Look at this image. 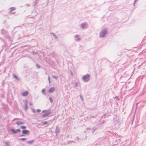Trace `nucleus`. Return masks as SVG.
I'll return each instance as SVG.
<instances>
[{
  "label": "nucleus",
  "mask_w": 146,
  "mask_h": 146,
  "mask_svg": "<svg viewBox=\"0 0 146 146\" xmlns=\"http://www.w3.org/2000/svg\"><path fill=\"white\" fill-rule=\"evenodd\" d=\"M108 31L106 29H103L100 33V38H104L105 37Z\"/></svg>",
  "instance_id": "obj_1"
},
{
  "label": "nucleus",
  "mask_w": 146,
  "mask_h": 146,
  "mask_svg": "<svg viewBox=\"0 0 146 146\" xmlns=\"http://www.w3.org/2000/svg\"><path fill=\"white\" fill-rule=\"evenodd\" d=\"M90 75L89 74H87L83 76L82 77V80L85 82H87L90 80Z\"/></svg>",
  "instance_id": "obj_2"
},
{
  "label": "nucleus",
  "mask_w": 146,
  "mask_h": 146,
  "mask_svg": "<svg viewBox=\"0 0 146 146\" xmlns=\"http://www.w3.org/2000/svg\"><path fill=\"white\" fill-rule=\"evenodd\" d=\"M87 23L86 22H84L82 23L81 24V27L82 29H84L86 27V26H87Z\"/></svg>",
  "instance_id": "obj_3"
},
{
  "label": "nucleus",
  "mask_w": 146,
  "mask_h": 146,
  "mask_svg": "<svg viewBox=\"0 0 146 146\" xmlns=\"http://www.w3.org/2000/svg\"><path fill=\"white\" fill-rule=\"evenodd\" d=\"M51 112H48L42 115V117L43 118H45L48 116L49 115L51 114Z\"/></svg>",
  "instance_id": "obj_4"
},
{
  "label": "nucleus",
  "mask_w": 146,
  "mask_h": 146,
  "mask_svg": "<svg viewBox=\"0 0 146 146\" xmlns=\"http://www.w3.org/2000/svg\"><path fill=\"white\" fill-rule=\"evenodd\" d=\"M29 133V131L27 129H24L22 131V133L23 134L27 135V134Z\"/></svg>",
  "instance_id": "obj_5"
},
{
  "label": "nucleus",
  "mask_w": 146,
  "mask_h": 146,
  "mask_svg": "<svg viewBox=\"0 0 146 146\" xmlns=\"http://www.w3.org/2000/svg\"><path fill=\"white\" fill-rule=\"evenodd\" d=\"M60 129L58 126H57L56 127L55 129V132L56 133V135L57 136V134L58 133H59Z\"/></svg>",
  "instance_id": "obj_6"
},
{
  "label": "nucleus",
  "mask_w": 146,
  "mask_h": 146,
  "mask_svg": "<svg viewBox=\"0 0 146 146\" xmlns=\"http://www.w3.org/2000/svg\"><path fill=\"white\" fill-rule=\"evenodd\" d=\"M4 35V37L6 38H10V36L9 34V33L7 31V33H5V35Z\"/></svg>",
  "instance_id": "obj_7"
},
{
  "label": "nucleus",
  "mask_w": 146,
  "mask_h": 146,
  "mask_svg": "<svg viewBox=\"0 0 146 146\" xmlns=\"http://www.w3.org/2000/svg\"><path fill=\"white\" fill-rule=\"evenodd\" d=\"M55 90V88L54 87H52L50 89L48 92L50 93H52Z\"/></svg>",
  "instance_id": "obj_8"
},
{
  "label": "nucleus",
  "mask_w": 146,
  "mask_h": 146,
  "mask_svg": "<svg viewBox=\"0 0 146 146\" xmlns=\"http://www.w3.org/2000/svg\"><path fill=\"white\" fill-rule=\"evenodd\" d=\"M28 92L27 91L24 92L22 93V94L24 96H26L28 95Z\"/></svg>",
  "instance_id": "obj_9"
},
{
  "label": "nucleus",
  "mask_w": 146,
  "mask_h": 146,
  "mask_svg": "<svg viewBox=\"0 0 146 146\" xmlns=\"http://www.w3.org/2000/svg\"><path fill=\"white\" fill-rule=\"evenodd\" d=\"M24 101H25L26 102L25 104V107L24 110H25L26 111L27 110V109H28L27 102V101L26 100H25Z\"/></svg>",
  "instance_id": "obj_10"
},
{
  "label": "nucleus",
  "mask_w": 146,
  "mask_h": 146,
  "mask_svg": "<svg viewBox=\"0 0 146 146\" xmlns=\"http://www.w3.org/2000/svg\"><path fill=\"white\" fill-rule=\"evenodd\" d=\"M7 31L4 29H2L1 30V33L2 35H4L5 33H7Z\"/></svg>",
  "instance_id": "obj_11"
},
{
  "label": "nucleus",
  "mask_w": 146,
  "mask_h": 146,
  "mask_svg": "<svg viewBox=\"0 0 146 146\" xmlns=\"http://www.w3.org/2000/svg\"><path fill=\"white\" fill-rule=\"evenodd\" d=\"M10 130L13 134H16L17 133V131L16 130H15L13 129H10Z\"/></svg>",
  "instance_id": "obj_12"
},
{
  "label": "nucleus",
  "mask_w": 146,
  "mask_h": 146,
  "mask_svg": "<svg viewBox=\"0 0 146 146\" xmlns=\"http://www.w3.org/2000/svg\"><path fill=\"white\" fill-rule=\"evenodd\" d=\"M15 8L14 7H11L9 9V10H10V13H11L12 11L15 10Z\"/></svg>",
  "instance_id": "obj_13"
},
{
  "label": "nucleus",
  "mask_w": 146,
  "mask_h": 146,
  "mask_svg": "<svg viewBox=\"0 0 146 146\" xmlns=\"http://www.w3.org/2000/svg\"><path fill=\"white\" fill-rule=\"evenodd\" d=\"M24 123V122L20 121H17L16 123V124L18 125H19L20 124H23Z\"/></svg>",
  "instance_id": "obj_14"
},
{
  "label": "nucleus",
  "mask_w": 146,
  "mask_h": 146,
  "mask_svg": "<svg viewBox=\"0 0 146 146\" xmlns=\"http://www.w3.org/2000/svg\"><path fill=\"white\" fill-rule=\"evenodd\" d=\"M34 140H32L31 141H27V143L30 144H31L33 143L34 142Z\"/></svg>",
  "instance_id": "obj_15"
},
{
  "label": "nucleus",
  "mask_w": 146,
  "mask_h": 146,
  "mask_svg": "<svg viewBox=\"0 0 146 146\" xmlns=\"http://www.w3.org/2000/svg\"><path fill=\"white\" fill-rule=\"evenodd\" d=\"M13 77L15 78L17 81H19V78H18V77L15 74H13Z\"/></svg>",
  "instance_id": "obj_16"
},
{
  "label": "nucleus",
  "mask_w": 146,
  "mask_h": 146,
  "mask_svg": "<svg viewBox=\"0 0 146 146\" xmlns=\"http://www.w3.org/2000/svg\"><path fill=\"white\" fill-rule=\"evenodd\" d=\"M45 89H43L42 90V93H43V94L45 95L46 94V93L45 92Z\"/></svg>",
  "instance_id": "obj_17"
},
{
  "label": "nucleus",
  "mask_w": 146,
  "mask_h": 146,
  "mask_svg": "<svg viewBox=\"0 0 146 146\" xmlns=\"http://www.w3.org/2000/svg\"><path fill=\"white\" fill-rule=\"evenodd\" d=\"M20 127L23 129H25L27 127L26 126H21Z\"/></svg>",
  "instance_id": "obj_18"
},
{
  "label": "nucleus",
  "mask_w": 146,
  "mask_h": 146,
  "mask_svg": "<svg viewBox=\"0 0 146 146\" xmlns=\"http://www.w3.org/2000/svg\"><path fill=\"white\" fill-rule=\"evenodd\" d=\"M49 99L50 102L52 103L53 102V100L52 99V98L51 97H50L49 98Z\"/></svg>",
  "instance_id": "obj_19"
},
{
  "label": "nucleus",
  "mask_w": 146,
  "mask_h": 146,
  "mask_svg": "<svg viewBox=\"0 0 146 146\" xmlns=\"http://www.w3.org/2000/svg\"><path fill=\"white\" fill-rule=\"evenodd\" d=\"M52 77L53 78H55L56 79H57L58 78V77L57 76H55L54 75H53Z\"/></svg>",
  "instance_id": "obj_20"
},
{
  "label": "nucleus",
  "mask_w": 146,
  "mask_h": 146,
  "mask_svg": "<svg viewBox=\"0 0 146 146\" xmlns=\"http://www.w3.org/2000/svg\"><path fill=\"white\" fill-rule=\"evenodd\" d=\"M97 128H96V127H94L93 128H92V132L93 133L96 130V129H97Z\"/></svg>",
  "instance_id": "obj_21"
},
{
  "label": "nucleus",
  "mask_w": 146,
  "mask_h": 146,
  "mask_svg": "<svg viewBox=\"0 0 146 146\" xmlns=\"http://www.w3.org/2000/svg\"><path fill=\"white\" fill-rule=\"evenodd\" d=\"M52 34L55 36L56 38L57 39L58 38V37L54 33H52Z\"/></svg>",
  "instance_id": "obj_22"
},
{
  "label": "nucleus",
  "mask_w": 146,
  "mask_h": 146,
  "mask_svg": "<svg viewBox=\"0 0 146 146\" xmlns=\"http://www.w3.org/2000/svg\"><path fill=\"white\" fill-rule=\"evenodd\" d=\"M107 115V114L106 113H105L101 117L102 118H105L106 117V116Z\"/></svg>",
  "instance_id": "obj_23"
},
{
  "label": "nucleus",
  "mask_w": 146,
  "mask_h": 146,
  "mask_svg": "<svg viewBox=\"0 0 146 146\" xmlns=\"http://www.w3.org/2000/svg\"><path fill=\"white\" fill-rule=\"evenodd\" d=\"M44 125H46L48 123V122L47 121H45L42 123Z\"/></svg>",
  "instance_id": "obj_24"
},
{
  "label": "nucleus",
  "mask_w": 146,
  "mask_h": 146,
  "mask_svg": "<svg viewBox=\"0 0 146 146\" xmlns=\"http://www.w3.org/2000/svg\"><path fill=\"white\" fill-rule=\"evenodd\" d=\"M21 140L22 141H24L26 139V138H21L19 139Z\"/></svg>",
  "instance_id": "obj_25"
},
{
  "label": "nucleus",
  "mask_w": 146,
  "mask_h": 146,
  "mask_svg": "<svg viewBox=\"0 0 146 146\" xmlns=\"http://www.w3.org/2000/svg\"><path fill=\"white\" fill-rule=\"evenodd\" d=\"M36 65L37 66V67L38 68H40V66L37 64H36Z\"/></svg>",
  "instance_id": "obj_26"
},
{
  "label": "nucleus",
  "mask_w": 146,
  "mask_h": 146,
  "mask_svg": "<svg viewBox=\"0 0 146 146\" xmlns=\"http://www.w3.org/2000/svg\"><path fill=\"white\" fill-rule=\"evenodd\" d=\"M81 38H77L76 39V41H78L79 40H81Z\"/></svg>",
  "instance_id": "obj_27"
},
{
  "label": "nucleus",
  "mask_w": 146,
  "mask_h": 146,
  "mask_svg": "<svg viewBox=\"0 0 146 146\" xmlns=\"http://www.w3.org/2000/svg\"><path fill=\"white\" fill-rule=\"evenodd\" d=\"M5 143L7 146H9V145L8 143L7 142H5Z\"/></svg>",
  "instance_id": "obj_28"
},
{
  "label": "nucleus",
  "mask_w": 146,
  "mask_h": 146,
  "mask_svg": "<svg viewBox=\"0 0 146 146\" xmlns=\"http://www.w3.org/2000/svg\"><path fill=\"white\" fill-rule=\"evenodd\" d=\"M48 79L49 83L50 84V78L49 77H48Z\"/></svg>",
  "instance_id": "obj_29"
},
{
  "label": "nucleus",
  "mask_w": 146,
  "mask_h": 146,
  "mask_svg": "<svg viewBox=\"0 0 146 146\" xmlns=\"http://www.w3.org/2000/svg\"><path fill=\"white\" fill-rule=\"evenodd\" d=\"M80 97L81 99V100H83V98L82 97V95H80Z\"/></svg>",
  "instance_id": "obj_30"
},
{
  "label": "nucleus",
  "mask_w": 146,
  "mask_h": 146,
  "mask_svg": "<svg viewBox=\"0 0 146 146\" xmlns=\"http://www.w3.org/2000/svg\"><path fill=\"white\" fill-rule=\"evenodd\" d=\"M36 111L37 112H39L41 111V110L40 109H38Z\"/></svg>",
  "instance_id": "obj_31"
},
{
  "label": "nucleus",
  "mask_w": 146,
  "mask_h": 146,
  "mask_svg": "<svg viewBox=\"0 0 146 146\" xmlns=\"http://www.w3.org/2000/svg\"><path fill=\"white\" fill-rule=\"evenodd\" d=\"M105 121L104 120H103L102 121V122L100 123V124H103L105 123Z\"/></svg>",
  "instance_id": "obj_32"
},
{
  "label": "nucleus",
  "mask_w": 146,
  "mask_h": 146,
  "mask_svg": "<svg viewBox=\"0 0 146 146\" xmlns=\"http://www.w3.org/2000/svg\"><path fill=\"white\" fill-rule=\"evenodd\" d=\"M16 130L17 131L20 132L21 131V130L19 129H17Z\"/></svg>",
  "instance_id": "obj_33"
},
{
  "label": "nucleus",
  "mask_w": 146,
  "mask_h": 146,
  "mask_svg": "<svg viewBox=\"0 0 146 146\" xmlns=\"http://www.w3.org/2000/svg\"><path fill=\"white\" fill-rule=\"evenodd\" d=\"M79 35H76L75 36V38H76V37H79Z\"/></svg>",
  "instance_id": "obj_34"
},
{
  "label": "nucleus",
  "mask_w": 146,
  "mask_h": 146,
  "mask_svg": "<svg viewBox=\"0 0 146 146\" xmlns=\"http://www.w3.org/2000/svg\"><path fill=\"white\" fill-rule=\"evenodd\" d=\"M47 111L46 110H43V111H42V113H44L45 112H47Z\"/></svg>",
  "instance_id": "obj_35"
},
{
  "label": "nucleus",
  "mask_w": 146,
  "mask_h": 146,
  "mask_svg": "<svg viewBox=\"0 0 146 146\" xmlns=\"http://www.w3.org/2000/svg\"><path fill=\"white\" fill-rule=\"evenodd\" d=\"M115 98L117 100H119V98L118 96H117V97H115Z\"/></svg>",
  "instance_id": "obj_36"
},
{
  "label": "nucleus",
  "mask_w": 146,
  "mask_h": 146,
  "mask_svg": "<svg viewBox=\"0 0 146 146\" xmlns=\"http://www.w3.org/2000/svg\"><path fill=\"white\" fill-rule=\"evenodd\" d=\"M0 40H1L2 41H4L3 39L1 37H0Z\"/></svg>",
  "instance_id": "obj_37"
},
{
  "label": "nucleus",
  "mask_w": 146,
  "mask_h": 146,
  "mask_svg": "<svg viewBox=\"0 0 146 146\" xmlns=\"http://www.w3.org/2000/svg\"><path fill=\"white\" fill-rule=\"evenodd\" d=\"M32 111H33V112L34 113H35V111L34 109H32Z\"/></svg>",
  "instance_id": "obj_38"
},
{
  "label": "nucleus",
  "mask_w": 146,
  "mask_h": 146,
  "mask_svg": "<svg viewBox=\"0 0 146 146\" xmlns=\"http://www.w3.org/2000/svg\"><path fill=\"white\" fill-rule=\"evenodd\" d=\"M75 86H78V84L77 82H76L75 83Z\"/></svg>",
  "instance_id": "obj_39"
},
{
  "label": "nucleus",
  "mask_w": 146,
  "mask_h": 146,
  "mask_svg": "<svg viewBox=\"0 0 146 146\" xmlns=\"http://www.w3.org/2000/svg\"><path fill=\"white\" fill-rule=\"evenodd\" d=\"M6 68H4V73L6 72Z\"/></svg>",
  "instance_id": "obj_40"
},
{
  "label": "nucleus",
  "mask_w": 146,
  "mask_h": 146,
  "mask_svg": "<svg viewBox=\"0 0 146 146\" xmlns=\"http://www.w3.org/2000/svg\"><path fill=\"white\" fill-rule=\"evenodd\" d=\"M15 119H18V120H19V118H15L13 120H14Z\"/></svg>",
  "instance_id": "obj_41"
},
{
  "label": "nucleus",
  "mask_w": 146,
  "mask_h": 146,
  "mask_svg": "<svg viewBox=\"0 0 146 146\" xmlns=\"http://www.w3.org/2000/svg\"><path fill=\"white\" fill-rule=\"evenodd\" d=\"M90 129H91V128H89V127H88V128H86V130H90Z\"/></svg>",
  "instance_id": "obj_42"
},
{
  "label": "nucleus",
  "mask_w": 146,
  "mask_h": 146,
  "mask_svg": "<svg viewBox=\"0 0 146 146\" xmlns=\"http://www.w3.org/2000/svg\"><path fill=\"white\" fill-rule=\"evenodd\" d=\"M24 136H25V135H20V137H23Z\"/></svg>",
  "instance_id": "obj_43"
},
{
  "label": "nucleus",
  "mask_w": 146,
  "mask_h": 146,
  "mask_svg": "<svg viewBox=\"0 0 146 146\" xmlns=\"http://www.w3.org/2000/svg\"><path fill=\"white\" fill-rule=\"evenodd\" d=\"M137 1V0H135V1H134V5H135V3L136 2V1Z\"/></svg>",
  "instance_id": "obj_44"
},
{
  "label": "nucleus",
  "mask_w": 146,
  "mask_h": 146,
  "mask_svg": "<svg viewBox=\"0 0 146 146\" xmlns=\"http://www.w3.org/2000/svg\"><path fill=\"white\" fill-rule=\"evenodd\" d=\"M29 105H30V106H31L32 105V104L31 102H30V103H29Z\"/></svg>",
  "instance_id": "obj_45"
},
{
  "label": "nucleus",
  "mask_w": 146,
  "mask_h": 146,
  "mask_svg": "<svg viewBox=\"0 0 146 146\" xmlns=\"http://www.w3.org/2000/svg\"><path fill=\"white\" fill-rule=\"evenodd\" d=\"M15 12H13V13H12L13 14H15Z\"/></svg>",
  "instance_id": "obj_46"
},
{
  "label": "nucleus",
  "mask_w": 146,
  "mask_h": 146,
  "mask_svg": "<svg viewBox=\"0 0 146 146\" xmlns=\"http://www.w3.org/2000/svg\"><path fill=\"white\" fill-rule=\"evenodd\" d=\"M71 74H72V75H73V73H72V72H71Z\"/></svg>",
  "instance_id": "obj_47"
},
{
  "label": "nucleus",
  "mask_w": 146,
  "mask_h": 146,
  "mask_svg": "<svg viewBox=\"0 0 146 146\" xmlns=\"http://www.w3.org/2000/svg\"><path fill=\"white\" fill-rule=\"evenodd\" d=\"M77 139H79L78 137H77Z\"/></svg>",
  "instance_id": "obj_48"
},
{
  "label": "nucleus",
  "mask_w": 146,
  "mask_h": 146,
  "mask_svg": "<svg viewBox=\"0 0 146 146\" xmlns=\"http://www.w3.org/2000/svg\"><path fill=\"white\" fill-rule=\"evenodd\" d=\"M77 139H79L78 137H77Z\"/></svg>",
  "instance_id": "obj_49"
},
{
  "label": "nucleus",
  "mask_w": 146,
  "mask_h": 146,
  "mask_svg": "<svg viewBox=\"0 0 146 146\" xmlns=\"http://www.w3.org/2000/svg\"><path fill=\"white\" fill-rule=\"evenodd\" d=\"M27 6H29V5H28V4H27Z\"/></svg>",
  "instance_id": "obj_50"
},
{
  "label": "nucleus",
  "mask_w": 146,
  "mask_h": 146,
  "mask_svg": "<svg viewBox=\"0 0 146 146\" xmlns=\"http://www.w3.org/2000/svg\"><path fill=\"white\" fill-rule=\"evenodd\" d=\"M27 6H29V5H28V4H27Z\"/></svg>",
  "instance_id": "obj_51"
},
{
  "label": "nucleus",
  "mask_w": 146,
  "mask_h": 146,
  "mask_svg": "<svg viewBox=\"0 0 146 146\" xmlns=\"http://www.w3.org/2000/svg\"><path fill=\"white\" fill-rule=\"evenodd\" d=\"M27 6H29V5H28V4H27Z\"/></svg>",
  "instance_id": "obj_52"
},
{
  "label": "nucleus",
  "mask_w": 146,
  "mask_h": 146,
  "mask_svg": "<svg viewBox=\"0 0 146 146\" xmlns=\"http://www.w3.org/2000/svg\"><path fill=\"white\" fill-rule=\"evenodd\" d=\"M138 104V103L137 104H136L137 105V104Z\"/></svg>",
  "instance_id": "obj_53"
},
{
  "label": "nucleus",
  "mask_w": 146,
  "mask_h": 146,
  "mask_svg": "<svg viewBox=\"0 0 146 146\" xmlns=\"http://www.w3.org/2000/svg\"><path fill=\"white\" fill-rule=\"evenodd\" d=\"M133 120L132 122H133ZM132 123H133V122H132Z\"/></svg>",
  "instance_id": "obj_54"
}]
</instances>
